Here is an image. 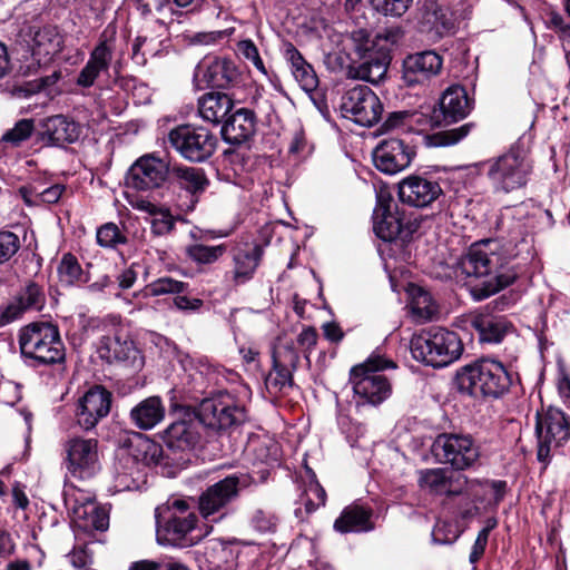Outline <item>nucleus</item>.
<instances>
[{
	"label": "nucleus",
	"instance_id": "nucleus-1",
	"mask_svg": "<svg viewBox=\"0 0 570 570\" xmlns=\"http://www.w3.org/2000/svg\"><path fill=\"white\" fill-rule=\"evenodd\" d=\"M517 237L511 239L494 238L484 239L473 244L466 256L462 259V268L468 276L483 277L495 274L472 289L473 297L478 301L488 298L499 291L511 285L518 274L513 268L502 271L513 258L518 256Z\"/></svg>",
	"mask_w": 570,
	"mask_h": 570
},
{
	"label": "nucleus",
	"instance_id": "nucleus-2",
	"mask_svg": "<svg viewBox=\"0 0 570 570\" xmlns=\"http://www.w3.org/2000/svg\"><path fill=\"white\" fill-rule=\"evenodd\" d=\"M394 41L395 36L391 31L375 35L365 29L353 31L347 76L372 83L382 81L391 62L390 47Z\"/></svg>",
	"mask_w": 570,
	"mask_h": 570
},
{
	"label": "nucleus",
	"instance_id": "nucleus-3",
	"mask_svg": "<svg viewBox=\"0 0 570 570\" xmlns=\"http://www.w3.org/2000/svg\"><path fill=\"white\" fill-rule=\"evenodd\" d=\"M131 455L124 456L115 466L114 489L116 492L139 490L146 483L145 466L161 461L163 448L147 436L137 434L130 441Z\"/></svg>",
	"mask_w": 570,
	"mask_h": 570
},
{
	"label": "nucleus",
	"instance_id": "nucleus-4",
	"mask_svg": "<svg viewBox=\"0 0 570 570\" xmlns=\"http://www.w3.org/2000/svg\"><path fill=\"white\" fill-rule=\"evenodd\" d=\"M387 368H396L395 362L380 352H373L363 364L351 370L350 383L357 403L379 405L391 396L392 385L382 373Z\"/></svg>",
	"mask_w": 570,
	"mask_h": 570
},
{
	"label": "nucleus",
	"instance_id": "nucleus-5",
	"mask_svg": "<svg viewBox=\"0 0 570 570\" xmlns=\"http://www.w3.org/2000/svg\"><path fill=\"white\" fill-rule=\"evenodd\" d=\"M410 351L414 360L432 367H444L463 353L459 335L444 327H431L412 336Z\"/></svg>",
	"mask_w": 570,
	"mask_h": 570
},
{
	"label": "nucleus",
	"instance_id": "nucleus-6",
	"mask_svg": "<svg viewBox=\"0 0 570 570\" xmlns=\"http://www.w3.org/2000/svg\"><path fill=\"white\" fill-rule=\"evenodd\" d=\"M19 346L22 356L40 365L65 361V345L59 328L51 322H31L20 328Z\"/></svg>",
	"mask_w": 570,
	"mask_h": 570
},
{
	"label": "nucleus",
	"instance_id": "nucleus-7",
	"mask_svg": "<svg viewBox=\"0 0 570 570\" xmlns=\"http://www.w3.org/2000/svg\"><path fill=\"white\" fill-rule=\"evenodd\" d=\"M459 390L471 396L499 397L508 392L511 376L504 365L492 358H482L458 373Z\"/></svg>",
	"mask_w": 570,
	"mask_h": 570
},
{
	"label": "nucleus",
	"instance_id": "nucleus-8",
	"mask_svg": "<svg viewBox=\"0 0 570 570\" xmlns=\"http://www.w3.org/2000/svg\"><path fill=\"white\" fill-rule=\"evenodd\" d=\"M487 176L495 191L511 193L524 187L532 173V161L520 144L485 161Z\"/></svg>",
	"mask_w": 570,
	"mask_h": 570
},
{
	"label": "nucleus",
	"instance_id": "nucleus-9",
	"mask_svg": "<svg viewBox=\"0 0 570 570\" xmlns=\"http://www.w3.org/2000/svg\"><path fill=\"white\" fill-rule=\"evenodd\" d=\"M535 435L537 458L547 464L551 451L563 446L570 440V415L557 406L543 407L537 412Z\"/></svg>",
	"mask_w": 570,
	"mask_h": 570
},
{
	"label": "nucleus",
	"instance_id": "nucleus-10",
	"mask_svg": "<svg viewBox=\"0 0 570 570\" xmlns=\"http://www.w3.org/2000/svg\"><path fill=\"white\" fill-rule=\"evenodd\" d=\"M196 415L204 426L218 432L235 430L247 420L245 407L227 392L203 400Z\"/></svg>",
	"mask_w": 570,
	"mask_h": 570
},
{
	"label": "nucleus",
	"instance_id": "nucleus-11",
	"mask_svg": "<svg viewBox=\"0 0 570 570\" xmlns=\"http://www.w3.org/2000/svg\"><path fill=\"white\" fill-rule=\"evenodd\" d=\"M252 478L239 473L227 475L208 487L198 498L200 515L209 521H220L227 513L228 507L238 498L240 490L249 487Z\"/></svg>",
	"mask_w": 570,
	"mask_h": 570
},
{
	"label": "nucleus",
	"instance_id": "nucleus-12",
	"mask_svg": "<svg viewBox=\"0 0 570 570\" xmlns=\"http://www.w3.org/2000/svg\"><path fill=\"white\" fill-rule=\"evenodd\" d=\"M432 453L439 463L456 471L473 468L480 459V448L472 436L460 433L438 435L432 444Z\"/></svg>",
	"mask_w": 570,
	"mask_h": 570
},
{
	"label": "nucleus",
	"instance_id": "nucleus-13",
	"mask_svg": "<svg viewBox=\"0 0 570 570\" xmlns=\"http://www.w3.org/2000/svg\"><path fill=\"white\" fill-rule=\"evenodd\" d=\"M170 146L185 159L202 163L216 150L218 139L209 129L202 126L183 125L168 134Z\"/></svg>",
	"mask_w": 570,
	"mask_h": 570
},
{
	"label": "nucleus",
	"instance_id": "nucleus-14",
	"mask_svg": "<svg viewBox=\"0 0 570 570\" xmlns=\"http://www.w3.org/2000/svg\"><path fill=\"white\" fill-rule=\"evenodd\" d=\"M170 177V161L156 153L140 156L129 168L126 184L139 191H151L164 187Z\"/></svg>",
	"mask_w": 570,
	"mask_h": 570
},
{
	"label": "nucleus",
	"instance_id": "nucleus-15",
	"mask_svg": "<svg viewBox=\"0 0 570 570\" xmlns=\"http://www.w3.org/2000/svg\"><path fill=\"white\" fill-rule=\"evenodd\" d=\"M419 227L420 222L416 218L407 217L399 210L392 212L382 203L374 209L373 230L375 235L384 242L393 243L396 247L403 248Z\"/></svg>",
	"mask_w": 570,
	"mask_h": 570
},
{
	"label": "nucleus",
	"instance_id": "nucleus-16",
	"mask_svg": "<svg viewBox=\"0 0 570 570\" xmlns=\"http://www.w3.org/2000/svg\"><path fill=\"white\" fill-rule=\"evenodd\" d=\"M340 110L345 118L361 126L371 127L380 120L383 106L367 86L358 85L343 94Z\"/></svg>",
	"mask_w": 570,
	"mask_h": 570
},
{
	"label": "nucleus",
	"instance_id": "nucleus-17",
	"mask_svg": "<svg viewBox=\"0 0 570 570\" xmlns=\"http://www.w3.org/2000/svg\"><path fill=\"white\" fill-rule=\"evenodd\" d=\"M65 464L68 473L80 480L94 476L100 469L98 441L75 436L63 444Z\"/></svg>",
	"mask_w": 570,
	"mask_h": 570
},
{
	"label": "nucleus",
	"instance_id": "nucleus-18",
	"mask_svg": "<svg viewBox=\"0 0 570 570\" xmlns=\"http://www.w3.org/2000/svg\"><path fill=\"white\" fill-rule=\"evenodd\" d=\"M163 508L155 509L156 519V537L160 544L167 546H194L202 535H194L197 517L194 513L187 515H178L171 513L165 521L163 517Z\"/></svg>",
	"mask_w": 570,
	"mask_h": 570
},
{
	"label": "nucleus",
	"instance_id": "nucleus-19",
	"mask_svg": "<svg viewBox=\"0 0 570 570\" xmlns=\"http://www.w3.org/2000/svg\"><path fill=\"white\" fill-rule=\"evenodd\" d=\"M239 72L234 61L227 58L208 57L195 68L194 82L197 88H229L237 82Z\"/></svg>",
	"mask_w": 570,
	"mask_h": 570
},
{
	"label": "nucleus",
	"instance_id": "nucleus-20",
	"mask_svg": "<svg viewBox=\"0 0 570 570\" xmlns=\"http://www.w3.org/2000/svg\"><path fill=\"white\" fill-rule=\"evenodd\" d=\"M442 57L433 50L409 55L402 63V80L407 87L424 86L440 75Z\"/></svg>",
	"mask_w": 570,
	"mask_h": 570
},
{
	"label": "nucleus",
	"instance_id": "nucleus-21",
	"mask_svg": "<svg viewBox=\"0 0 570 570\" xmlns=\"http://www.w3.org/2000/svg\"><path fill=\"white\" fill-rule=\"evenodd\" d=\"M110 406V392L100 385L89 389L77 402L75 410L77 424L86 431L94 429L108 415Z\"/></svg>",
	"mask_w": 570,
	"mask_h": 570
},
{
	"label": "nucleus",
	"instance_id": "nucleus-22",
	"mask_svg": "<svg viewBox=\"0 0 570 570\" xmlns=\"http://www.w3.org/2000/svg\"><path fill=\"white\" fill-rule=\"evenodd\" d=\"M97 354L109 364L118 362L135 364L139 351L130 340L127 330L118 325L114 326L99 338Z\"/></svg>",
	"mask_w": 570,
	"mask_h": 570
},
{
	"label": "nucleus",
	"instance_id": "nucleus-23",
	"mask_svg": "<svg viewBox=\"0 0 570 570\" xmlns=\"http://www.w3.org/2000/svg\"><path fill=\"white\" fill-rule=\"evenodd\" d=\"M414 149L397 138L382 140L373 153L376 168L393 175L407 168L414 157Z\"/></svg>",
	"mask_w": 570,
	"mask_h": 570
},
{
	"label": "nucleus",
	"instance_id": "nucleus-24",
	"mask_svg": "<svg viewBox=\"0 0 570 570\" xmlns=\"http://www.w3.org/2000/svg\"><path fill=\"white\" fill-rule=\"evenodd\" d=\"M441 195L439 183L422 176L411 175L399 183L400 200L412 207H428Z\"/></svg>",
	"mask_w": 570,
	"mask_h": 570
},
{
	"label": "nucleus",
	"instance_id": "nucleus-25",
	"mask_svg": "<svg viewBox=\"0 0 570 570\" xmlns=\"http://www.w3.org/2000/svg\"><path fill=\"white\" fill-rule=\"evenodd\" d=\"M263 255L264 248L256 242L237 243L234 246L232 250L234 285H244L254 277Z\"/></svg>",
	"mask_w": 570,
	"mask_h": 570
},
{
	"label": "nucleus",
	"instance_id": "nucleus-26",
	"mask_svg": "<svg viewBox=\"0 0 570 570\" xmlns=\"http://www.w3.org/2000/svg\"><path fill=\"white\" fill-rule=\"evenodd\" d=\"M63 46V37L55 26H45L33 32L30 49L37 67L48 65Z\"/></svg>",
	"mask_w": 570,
	"mask_h": 570
},
{
	"label": "nucleus",
	"instance_id": "nucleus-27",
	"mask_svg": "<svg viewBox=\"0 0 570 570\" xmlns=\"http://www.w3.org/2000/svg\"><path fill=\"white\" fill-rule=\"evenodd\" d=\"M471 327L476 332L479 341L487 344L501 343L513 330V325L507 317L488 311L473 315L471 317Z\"/></svg>",
	"mask_w": 570,
	"mask_h": 570
},
{
	"label": "nucleus",
	"instance_id": "nucleus-28",
	"mask_svg": "<svg viewBox=\"0 0 570 570\" xmlns=\"http://www.w3.org/2000/svg\"><path fill=\"white\" fill-rule=\"evenodd\" d=\"M46 302L42 288L33 283H28L18 295L6 306L1 313V321L10 323L19 318L26 311H40Z\"/></svg>",
	"mask_w": 570,
	"mask_h": 570
},
{
	"label": "nucleus",
	"instance_id": "nucleus-29",
	"mask_svg": "<svg viewBox=\"0 0 570 570\" xmlns=\"http://www.w3.org/2000/svg\"><path fill=\"white\" fill-rule=\"evenodd\" d=\"M112 55L114 48L107 42V40H101L91 51L87 63L79 72L77 85L82 88L94 86L100 73L109 70Z\"/></svg>",
	"mask_w": 570,
	"mask_h": 570
},
{
	"label": "nucleus",
	"instance_id": "nucleus-30",
	"mask_svg": "<svg viewBox=\"0 0 570 570\" xmlns=\"http://www.w3.org/2000/svg\"><path fill=\"white\" fill-rule=\"evenodd\" d=\"M255 127L256 117L254 111L240 108L226 119L222 128V135L227 142L239 145L254 135Z\"/></svg>",
	"mask_w": 570,
	"mask_h": 570
},
{
	"label": "nucleus",
	"instance_id": "nucleus-31",
	"mask_svg": "<svg viewBox=\"0 0 570 570\" xmlns=\"http://www.w3.org/2000/svg\"><path fill=\"white\" fill-rule=\"evenodd\" d=\"M72 523L85 532L104 531L109 525V517L104 508L88 499L72 508Z\"/></svg>",
	"mask_w": 570,
	"mask_h": 570
},
{
	"label": "nucleus",
	"instance_id": "nucleus-32",
	"mask_svg": "<svg viewBox=\"0 0 570 570\" xmlns=\"http://www.w3.org/2000/svg\"><path fill=\"white\" fill-rule=\"evenodd\" d=\"M130 205L150 216V229L154 235L165 236L175 228L176 218L168 207L155 204L147 198H136L130 202Z\"/></svg>",
	"mask_w": 570,
	"mask_h": 570
},
{
	"label": "nucleus",
	"instance_id": "nucleus-33",
	"mask_svg": "<svg viewBox=\"0 0 570 570\" xmlns=\"http://www.w3.org/2000/svg\"><path fill=\"white\" fill-rule=\"evenodd\" d=\"M440 108L446 122H456L470 114L472 102L463 87L451 86L443 92Z\"/></svg>",
	"mask_w": 570,
	"mask_h": 570
},
{
	"label": "nucleus",
	"instance_id": "nucleus-34",
	"mask_svg": "<svg viewBox=\"0 0 570 570\" xmlns=\"http://www.w3.org/2000/svg\"><path fill=\"white\" fill-rule=\"evenodd\" d=\"M373 529L372 510L358 504L344 508L334 522V530L340 533L367 532Z\"/></svg>",
	"mask_w": 570,
	"mask_h": 570
},
{
	"label": "nucleus",
	"instance_id": "nucleus-35",
	"mask_svg": "<svg viewBox=\"0 0 570 570\" xmlns=\"http://www.w3.org/2000/svg\"><path fill=\"white\" fill-rule=\"evenodd\" d=\"M43 134L53 145L75 142L81 129L78 124L63 115H56L43 121Z\"/></svg>",
	"mask_w": 570,
	"mask_h": 570
},
{
	"label": "nucleus",
	"instance_id": "nucleus-36",
	"mask_svg": "<svg viewBox=\"0 0 570 570\" xmlns=\"http://www.w3.org/2000/svg\"><path fill=\"white\" fill-rule=\"evenodd\" d=\"M233 107V99L227 94L218 91L207 92L198 100L199 116L213 124H219Z\"/></svg>",
	"mask_w": 570,
	"mask_h": 570
},
{
	"label": "nucleus",
	"instance_id": "nucleus-37",
	"mask_svg": "<svg viewBox=\"0 0 570 570\" xmlns=\"http://www.w3.org/2000/svg\"><path fill=\"white\" fill-rule=\"evenodd\" d=\"M165 407L158 396H150L139 402L130 411V419L140 430H150L163 421Z\"/></svg>",
	"mask_w": 570,
	"mask_h": 570
},
{
	"label": "nucleus",
	"instance_id": "nucleus-38",
	"mask_svg": "<svg viewBox=\"0 0 570 570\" xmlns=\"http://www.w3.org/2000/svg\"><path fill=\"white\" fill-rule=\"evenodd\" d=\"M168 183L177 185L188 193L195 194L205 189L207 179L204 171L199 168L184 165H170V177Z\"/></svg>",
	"mask_w": 570,
	"mask_h": 570
},
{
	"label": "nucleus",
	"instance_id": "nucleus-39",
	"mask_svg": "<svg viewBox=\"0 0 570 570\" xmlns=\"http://www.w3.org/2000/svg\"><path fill=\"white\" fill-rule=\"evenodd\" d=\"M409 308L417 322L431 321L439 312V306L432 295L422 287L410 288Z\"/></svg>",
	"mask_w": 570,
	"mask_h": 570
},
{
	"label": "nucleus",
	"instance_id": "nucleus-40",
	"mask_svg": "<svg viewBox=\"0 0 570 570\" xmlns=\"http://www.w3.org/2000/svg\"><path fill=\"white\" fill-rule=\"evenodd\" d=\"M198 432L191 421L180 420L171 423L165 431V440L170 448L187 449L198 441Z\"/></svg>",
	"mask_w": 570,
	"mask_h": 570
},
{
	"label": "nucleus",
	"instance_id": "nucleus-41",
	"mask_svg": "<svg viewBox=\"0 0 570 570\" xmlns=\"http://www.w3.org/2000/svg\"><path fill=\"white\" fill-rule=\"evenodd\" d=\"M421 24L426 31L442 33L450 29L451 23L443 9L434 1H425L421 12Z\"/></svg>",
	"mask_w": 570,
	"mask_h": 570
},
{
	"label": "nucleus",
	"instance_id": "nucleus-42",
	"mask_svg": "<svg viewBox=\"0 0 570 570\" xmlns=\"http://www.w3.org/2000/svg\"><path fill=\"white\" fill-rule=\"evenodd\" d=\"M304 472L307 485L304 490V495L302 500L306 511L311 513L325 504L326 493L325 490L317 482L316 474L314 473V471L306 464L304 465Z\"/></svg>",
	"mask_w": 570,
	"mask_h": 570
},
{
	"label": "nucleus",
	"instance_id": "nucleus-43",
	"mask_svg": "<svg viewBox=\"0 0 570 570\" xmlns=\"http://www.w3.org/2000/svg\"><path fill=\"white\" fill-rule=\"evenodd\" d=\"M293 372L273 364L272 370L265 377V386L271 395L287 394L294 386Z\"/></svg>",
	"mask_w": 570,
	"mask_h": 570
},
{
	"label": "nucleus",
	"instance_id": "nucleus-44",
	"mask_svg": "<svg viewBox=\"0 0 570 570\" xmlns=\"http://www.w3.org/2000/svg\"><path fill=\"white\" fill-rule=\"evenodd\" d=\"M59 282L66 286L86 282L82 268L72 254H65L57 267Z\"/></svg>",
	"mask_w": 570,
	"mask_h": 570
},
{
	"label": "nucleus",
	"instance_id": "nucleus-45",
	"mask_svg": "<svg viewBox=\"0 0 570 570\" xmlns=\"http://www.w3.org/2000/svg\"><path fill=\"white\" fill-rule=\"evenodd\" d=\"M255 463L274 466L278 463L279 445L274 441H253L248 448Z\"/></svg>",
	"mask_w": 570,
	"mask_h": 570
},
{
	"label": "nucleus",
	"instance_id": "nucleus-46",
	"mask_svg": "<svg viewBox=\"0 0 570 570\" xmlns=\"http://www.w3.org/2000/svg\"><path fill=\"white\" fill-rule=\"evenodd\" d=\"M419 485L436 494L446 492L449 488L446 471L441 468L421 470Z\"/></svg>",
	"mask_w": 570,
	"mask_h": 570
},
{
	"label": "nucleus",
	"instance_id": "nucleus-47",
	"mask_svg": "<svg viewBox=\"0 0 570 570\" xmlns=\"http://www.w3.org/2000/svg\"><path fill=\"white\" fill-rule=\"evenodd\" d=\"M227 250L226 245L207 246L194 244L186 248L188 257L198 264H213L217 262Z\"/></svg>",
	"mask_w": 570,
	"mask_h": 570
},
{
	"label": "nucleus",
	"instance_id": "nucleus-48",
	"mask_svg": "<svg viewBox=\"0 0 570 570\" xmlns=\"http://www.w3.org/2000/svg\"><path fill=\"white\" fill-rule=\"evenodd\" d=\"M471 125L465 124L458 128L439 131L432 135L425 136L428 146L431 147H445L459 142L461 139L468 136L470 132Z\"/></svg>",
	"mask_w": 570,
	"mask_h": 570
},
{
	"label": "nucleus",
	"instance_id": "nucleus-49",
	"mask_svg": "<svg viewBox=\"0 0 570 570\" xmlns=\"http://www.w3.org/2000/svg\"><path fill=\"white\" fill-rule=\"evenodd\" d=\"M299 361L298 353L292 341L278 343L273 351V364L292 371L297 368Z\"/></svg>",
	"mask_w": 570,
	"mask_h": 570
},
{
	"label": "nucleus",
	"instance_id": "nucleus-50",
	"mask_svg": "<svg viewBox=\"0 0 570 570\" xmlns=\"http://www.w3.org/2000/svg\"><path fill=\"white\" fill-rule=\"evenodd\" d=\"M187 286L186 283L171 277H160L146 286L145 294L149 296L181 294L186 291Z\"/></svg>",
	"mask_w": 570,
	"mask_h": 570
},
{
	"label": "nucleus",
	"instance_id": "nucleus-51",
	"mask_svg": "<svg viewBox=\"0 0 570 570\" xmlns=\"http://www.w3.org/2000/svg\"><path fill=\"white\" fill-rule=\"evenodd\" d=\"M97 243L106 248H116L127 243V237L114 223H106L97 229Z\"/></svg>",
	"mask_w": 570,
	"mask_h": 570
},
{
	"label": "nucleus",
	"instance_id": "nucleus-52",
	"mask_svg": "<svg viewBox=\"0 0 570 570\" xmlns=\"http://www.w3.org/2000/svg\"><path fill=\"white\" fill-rule=\"evenodd\" d=\"M35 129L33 120L21 119L13 128L7 130L2 136V141L9 142L12 146H18L27 140Z\"/></svg>",
	"mask_w": 570,
	"mask_h": 570
},
{
	"label": "nucleus",
	"instance_id": "nucleus-53",
	"mask_svg": "<svg viewBox=\"0 0 570 570\" xmlns=\"http://www.w3.org/2000/svg\"><path fill=\"white\" fill-rule=\"evenodd\" d=\"M412 0H371L372 7L380 13L401 17L406 12Z\"/></svg>",
	"mask_w": 570,
	"mask_h": 570
},
{
	"label": "nucleus",
	"instance_id": "nucleus-54",
	"mask_svg": "<svg viewBox=\"0 0 570 570\" xmlns=\"http://www.w3.org/2000/svg\"><path fill=\"white\" fill-rule=\"evenodd\" d=\"M20 248L19 237L9 230H0V265L8 262Z\"/></svg>",
	"mask_w": 570,
	"mask_h": 570
},
{
	"label": "nucleus",
	"instance_id": "nucleus-55",
	"mask_svg": "<svg viewBox=\"0 0 570 570\" xmlns=\"http://www.w3.org/2000/svg\"><path fill=\"white\" fill-rule=\"evenodd\" d=\"M423 119V115L419 112L397 111L389 116L385 127L393 128H411L413 124H419Z\"/></svg>",
	"mask_w": 570,
	"mask_h": 570
},
{
	"label": "nucleus",
	"instance_id": "nucleus-56",
	"mask_svg": "<svg viewBox=\"0 0 570 570\" xmlns=\"http://www.w3.org/2000/svg\"><path fill=\"white\" fill-rule=\"evenodd\" d=\"M293 76L305 91H313L317 87L318 81L315 71L307 62L295 70Z\"/></svg>",
	"mask_w": 570,
	"mask_h": 570
},
{
	"label": "nucleus",
	"instance_id": "nucleus-57",
	"mask_svg": "<svg viewBox=\"0 0 570 570\" xmlns=\"http://www.w3.org/2000/svg\"><path fill=\"white\" fill-rule=\"evenodd\" d=\"M20 400L19 385L8 381L0 380V403L14 405Z\"/></svg>",
	"mask_w": 570,
	"mask_h": 570
},
{
	"label": "nucleus",
	"instance_id": "nucleus-58",
	"mask_svg": "<svg viewBox=\"0 0 570 570\" xmlns=\"http://www.w3.org/2000/svg\"><path fill=\"white\" fill-rule=\"evenodd\" d=\"M318 334L316 330L312 326L304 327L302 332L298 334L297 343L304 350L306 357H308V354L316 346Z\"/></svg>",
	"mask_w": 570,
	"mask_h": 570
},
{
	"label": "nucleus",
	"instance_id": "nucleus-59",
	"mask_svg": "<svg viewBox=\"0 0 570 570\" xmlns=\"http://www.w3.org/2000/svg\"><path fill=\"white\" fill-rule=\"evenodd\" d=\"M70 563L80 570H88L90 564L92 563L91 554L88 552L86 548H77L73 549L68 554Z\"/></svg>",
	"mask_w": 570,
	"mask_h": 570
},
{
	"label": "nucleus",
	"instance_id": "nucleus-60",
	"mask_svg": "<svg viewBox=\"0 0 570 570\" xmlns=\"http://www.w3.org/2000/svg\"><path fill=\"white\" fill-rule=\"evenodd\" d=\"M558 392L563 403L570 409V372L564 368L559 372Z\"/></svg>",
	"mask_w": 570,
	"mask_h": 570
},
{
	"label": "nucleus",
	"instance_id": "nucleus-61",
	"mask_svg": "<svg viewBox=\"0 0 570 570\" xmlns=\"http://www.w3.org/2000/svg\"><path fill=\"white\" fill-rule=\"evenodd\" d=\"M175 306L185 312H195L203 306V301L177 294L174 298Z\"/></svg>",
	"mask_w": 570,
	"mask_h": 570
},
{
	"label": "nucleus",
	"instance_id": "nucleus-62",
	"mask_svg": "<svg viewBox=\"0 0 570 570\" xmlns=\"http://www.w3.org/2000/svg\"><path fill=\"white\" fill-rule=\"evenodd\" d=\"M63 190L65 187L62 185H53L39 191L38 198H40L42 203L55 204L60 199Z\"/></svg>",
	"mask_w": 570,
	"mask_h": 570
},
{
	"label": "nucleus",
	"instance_id": "nucleus-63",
	"mask_svg": "<svg viewBox=\"0 0 570 570\" xmlns=\"http://www.w3.org/2000/svg\"><path fill=\"white\" fill-rule=\"evenodd\" d=\"M286 60L291 63L292 73L297 70L301 66L306 63L301 52L292 45L287 43L285 47Z\"/></svg>",
	"mask_w": 570,
	"mask_h": 570
},
{
	"label": "nucleus",
	"instance_id": "nucleus-64",
	"mask_svg": "<svg viewBox=\"0 0 570 570\" xmlns=\"http://www.w3.org/2000/svg\"><path fill=\"white\" fill-rule=\"evenodd\" d=\"M14 551V542L7 530H0V560L8 558Z\"/></svg>",
	"mask_w": 570,
	"mask_h": 570
}]
</instances>
